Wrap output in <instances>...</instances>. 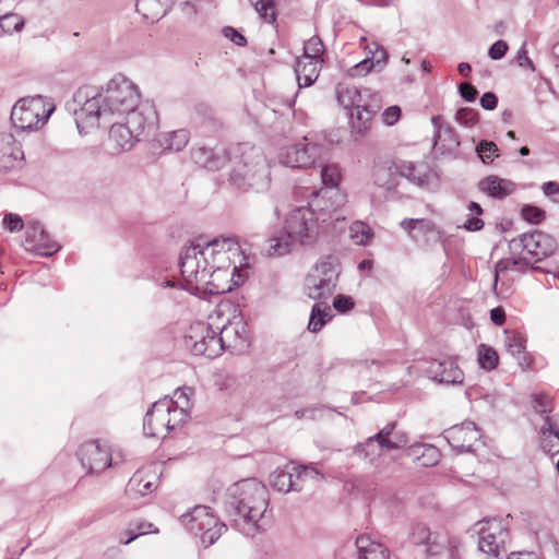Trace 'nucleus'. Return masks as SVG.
<instances>
[{
	"mask_svg": "<svg viewBox=\"0 0 559 559\" xmlns=\"http://www.w3.org/2000/svg\"><path fill=\"white\" fill-rule=\"evenodd\" d=\"M74 99L81 104L74 111L76 128L81 134L114 119L122 121L140 141L155 130V108L141 103L138 84L123 74H116L99 86L79 88Z\"/></svg>",
	"mask_w": 559,
	"mask_h": 559,
	"instance_id": "obj_1",
	"label": "nucleus"
},
{
	"mask_svg": "<svg viewBox=\"0 0 559 559\" xmlns=\"http://www.w3.org/2000/svg\"><path fill=\"white\" fill-rule=\"evenodd\" d=\"M185 288L193 294H225L248 277L249 263L235 237L191 242L179 261Z\"/></svg>",
	"mask_w": 559,
	"mask_h": 559,
	"instance_id": "obj_2",
	"label": "nucleus"
},
{
	"mask_svg": "<svg viewBox=\"0 0 559 559\" xmlns=\"http://www.w3.org/2000/svg\"><path fill=\"white\" fill-rule=\"evenodd\" d=\"M345 195L338 190L312 191L307 206L286 216L284 228L298 246L313 245L321 231L345 219Z\"/></svg>",
	"mask_w": 559,
	"mask_h": 559,
	"instance_id": "obj_3",
	"label": "nucleus"
},
{
	"mask_svg": "<svg viewBox=\"0 0 559 559\" xmlns=\"http://www.w3.org/2000/svg\"><path fill=\"white\" fill-rule=\"evenodd\" d=\"M231 526L245 536L254 537L265 532L271 523L267 514L269 492L255 478L236 483L231 489Z\"/></svg>",
	"mask_w": 559,
	"mask_h": 559,
	"instance_id": "obj_4",
	"label": "nucleus"
},
{
	"mask_svg": "<svg viewBox=\"0 0 559 559\" xmlns=\"http://www.w3.org/2000/svg\"><path fill=\"white\" fill-rule=\"evenodd\" d=\"M229 183L239 191L263 192L270 188V165L262 151L245 146L238 159L234 160Z\"/></svg>",
	"mask_w": 559,
	"mask_h": 559,
	"instance_id": "obj_5",
	"label": "nucleus"
},
{
	"mask_svg": "<svg viewBox=\"0 0 559 559\" xmlns=\"http://www.w3.org/2000/svg\"><path fill=\"white\" fill-rule=\"evenodd\" d=\"M225 348L241 349L249 343V330L242 314L230 304H222L209 316Z\"/></svg>",
	"mask_w": 559,
	"mask_h": 559,
	"instance_id": "obj_6",
	"label": "nucleus"
},
{
	"mask_svg": "<svg viewBox=\"0 0 559 559\" xmlns=\"http://www.w3.org/2000/svg\"><path fill=\"white\" fill-rule=\"evenodd\" d=\"M53 102L41 95L20 98L12 107L11 122L16 130L33 131L43 127L55 111Z\"/></svg>",
	"mask_w": 559,
	"mask_h": 559,
	"instance_id": "obj_7",
	"label": "nucleus"
},
{
	"mask_svg": "<svg viewBox=\"0 0 559 559\" xmlns=\"http://www.w3.org/2000/svg\"><path fill=\"white\" fill-rule=\"evenodd\" d=\"M340 274L341 267L335 258L331 255L321 258L306 277L307 296L313 300L331 297L336 289Z\"/></svg>",
	"mask_w": 559,
	"mask_h": 559,
	"instance_id": "obj_8",
	"label": "nucleus"
},
{
	"mask_svg": "<svg viewBox=\"0 0 559 559\" xmlns=\"http://www.w3.org/2000/svg\"><path fill=\"white\" fill-rule=\"evenodd\" d=\"M405 433L395 430V424H388L374 436L369 437L355 449V453L366 462L373 464L385 452L405 447Z\"/></svg>",
	"mask_w": 559,
	"mask_h": 559,
	"instance_id": "obj_9",
	"label": "nucleus"
},
{
	"mask_svg": "<svg viewBox=\"0 0 559 559\" xmlns=\"http://www.w3.org/2000/svg\"><path fill=\"white\" fill-rule=\"evenodd\" d=\"M182 525L192 534L200 536L205 547L213 545L226 531V524L210 511L209 507L197 506L191 511L180 516Z\"/></svg>",
	"mask_w": 559,
	"mask_h": 559,
	"instance_id": "obj_10",
	"label": "nucleus"
},
{
	"mask_svg": "<svg viewBox=\"0 0 559 559\" xmlns=\"http://www.w3.org/2000/svg\"><path fill=\"white\" fill-rule=\"evenodd\" d=\"M173 402L164 397L155 402L146 412L143 428L148 437L165 438L167 433L182 424L181 411L171 409Z\"/></svg>",
	"mask_w": 559,
	"mask_h": 559,
	"instance_id": "obj_11",
	"label": "nucleus"
},
{
	"mask_svg": "<svg viewBox=\"0 0 559 559\" xmlns=\"http://www.w3.org/2000/svg\"><path fill=\"white\" fill-rule=\"evenodd\" d=\"M186 346L194 354L215 358L223 353L222 340L215 324L209 320L205 322H197L189 329L186 336Z\"/></svg>",
	"mask_w": 559,
	"mask_h": 559,
	"instance_id": "obj_12",
	"label": "nucleus"
},
{
	"mask_svg": "<svg viewBox=\"0 0 559 559\" xmlns=\"http://www.w3.org/2000/svg\"><path fill=\"white\" fill-rule=\"evenodd\" d=\"M478 548L481 552L498 557L504 550L509 537L507 525L501 519H486L476 524Z\"/></svg>",
	"mask_w": 559,
	"mask_h": 559,
	"instance_id": "obj_13",
	"label": "nucleus"
},
{
	"mask_svg": "<svg viewBox=\"0 0 559 559\" xmlns=\"http://www.w3.org/2000/svg\"><path fill=\"white\" fill-rule=\"evenodd\" d=\"M323 146L305 136L301 141L283 147L278 154L282 165L292 168H302L314 164L322 157Z\"/></svg>",
	"mask_w": 559,
	"mask_h": 559,
	"instance_id": "obj_14",
	"label": "nucleus"
},
{
	"mask_svg": "<svg viewBox=\"0 0 559 559\" xmlns=\"http://www.w3.org/2000/svg\"><path fill=\"white\" fill-rule=\"evenodd\" d=\"M319 472L311 466H290L288 469H277L270 475V485L278 492L287 493L300 490L301 484L308 479H318Z\"/></svg>",
	"mask_w": 559,
	"mask_h": 559,
	"instance_id": "obj_15",
	"label": "nucleus"
},
{
	"mask_svg": "<svg viewBox=\"0 0 559 559\" xmlns=\"http://www.w3.org/2000/svg\"><path fill=\"white\" fill-rule=\"evenodd\" d=\"M480 431L473 421L454 425L443 432V438L459 453L474 451V445L480 442Z\"/></svg>",
	"mask_w": 559,
	"mask_h": 559,
	"instance_id": "obj_16",
	"label": "nucleus"
},
{
	"mask_svg": "<svg viewBox=\"0 0 559 559\" xmlns=\"http://www.w3.org/2000/svg\"><path fill=\"white\" fill-rule=\"evenodd\" d=\"M513 248L521 247L527 254L532 257H548L556 248V240L554 237L540 231L522 234L518 238L511 240Z\"/></svg>",
	"mask_w": 559,
	"mask_h": 559,
	"instance_id": "obj_17",
	"label": "nucleus"
},
{
	"mask_svg": "<svg viewBox=\"0 0 559 559\" xmlns=\"http://www.w3.org/2000/svg\"><path fill=\"white\" fill-rule=\"evenodd\" d=\"M78 455L90 473H100L111 465V455L107 445H100L98 441H90L82 444Z\"/></svg>",
	"mask_w": 559,
	"mask_h": 559,
	"instance_id": "obj_18",
	"label": "nucleus"
},
{
	"mask_svg": "<svg viewBox=\"0 0 559 559\" xmlns=\"http://www.w3.org/2000/svg\"><path fill=\"white\" fill-rule=\"evenodd\" d=\"M24 247L45 257H50L60 249V245L51 240L41 224L35 221L27 223Z\"/></svg>",
	"mask_w": 559,
	"mask_h": 559,
	"instance_id": "obj_19",
	"label": "nucleus"
},
{
	"mask_svg": "<svg viewBox=\"0 0 559 559\" xmlns=\"http://www.w3.org/2000/svg\"><path fill=\"white\" fill-rule=\"evenodd\" d=\"M408 539L413 545H424L428 557L440 555L443 551L445 537L439 533L431 532L424 523L412 525Z\"/></svg>",
	"mask_w": 559,
	"mask_h": 559,
	"instance_id": "obj_20",
	"label": "nucleus"
},
{
	"mask_svg": "<svg viewBox=\"0 0 559 559\" xmlns=\"http://www.w3.org/2000/svg\"><path fill=\"white\" fill-rule=\"evenodd\" d=\"M115 120L109 129L108 145L112 154H120L130 151L140 140L122 121Z\"/></svg>",
	"mask_w": 559,
	"mask_h": 559,
	"instance_id": "obj_21",
	"label": "nucleus"
},
{
	"mask_svg": "<svg viewBox=\"0 0 559 559\" xmlns=\"http://www.w3.org/2000/svg\"><path fill=\"white\" fill-rule=\"evenodd\" d=\"M24 157L21 144L12 133H0V170L14 168Z\"/></svg>",
	"mask_w": 559,
	"mask_h": 559,
	"instance_id": "obj_22",
	"label": "nucleus"
},
{
	"mask_svg": "<svg viewBox=\"0 0 559 559\" xmlns=\"http://www.w3.org/2000/svg\"><path fill=\"white\" fill-rule=\"evenodd\" d=\"M379 103L380 98L377 96L370 103L366 102L352 109L350 123L353 132L364 135L369 130L372 117L380 107Z\"/></svg>",
	"mask_w": 559,
	"mask_h": 559,
	"instance_id": "obj_23",
	"label": "nucleus"
},
{
	"mask_svg": "<svg viewBox=\"0 0 559 559\" xmlns=\"http://www.w3.org/2000/svg\"><path fill=\"white\" fill-rule=\"evenodd\" d=\"M430 372L433 374V380L439 383L461 384L464 380L463 371L451 358L432 362Z\"/></svg>",
	"mask_w": 559,
	"mask_h": 559,
	"instance_id": "obj_24",
	"label": "nucleus"
},
{
	"mask_svg": "<svg viewBox=\"0 0 559 559\" xmlns=\"http://www.w3.org/2000/svg\"><path fill=\"white\" fill-rule=\"evenodd\" d=\"M192 159L195 164L210 170H217L224 166L227 157L226 150L222 146L214 148L198 146L192 151Z\"/></svg>",
	"mask_w": 559,
	"mask_h": 559,
	"instance_id": "obj_25",
	"label": "nucleus"
},
{
	"mask_svg": "<svg viewBox=\"0 0 559 559\" xmlns=\"http://www.w3.org/2000/svg\"><path fill=\"white\" fill-rule=\"evenodd\" d=\"M396 173L418 187H427L431 169L426 163L401 162L395 165Z\"/></svg>",
	"mask_w": 559,
	"mask_h": 559,
	"instance_id": "obj_26",
	"label": "nucleus"
},
{
	"mask_svg": "<svg viewBox=\"0 0 559 559\" xmlns=\"http://www.w3.org/2000/svg\"><path fill=\"white\" fill-rule=\"evenodd\" d=\"M481 192L495 199H503L512 194L515 190V183L509 179L491 175L478 182Z\"/></svg>",
	"mask_w": 559,
	"mask_h": 559,
	"instance_id": "obj_27",
	"label": "nucleus"
},
{
	"mask_svg": "<svg viewBox=\"0 0 559 559\" xmlns=\"http://www.w3.org/2000/svg\"><path fill=\"white\" fill-rule=\"evenodd\" d=\"M336 96L338 103L345 108H355L362 105L364 97L368 96L371 99L378 95L372 93L371 90L365 88L360 91L358 87L346 84H338L336 87Z\"/></svg>",
	"mask_w": 559,
	"mask_h": 559,
	"instance_id": "obj_28",
	"label": "nucleus"
},
{
	"mask_svg": "<svg viewBox=\"0 0 559 559\" xmlns=\"http://www.w3.org/2000/svg\"><path fill=\"white\" fill-rule=\"evenodd\" d=\"M297 246L286 229L283 228L266 240L264 251L267 257H283L292 252Z\"/></svg>",
	"mask_w": 559,
	"mask_h": 559,
	"instance_id": "obj_29",
	"label": "nucleus"
},
{
	"mask_svg": "<svg viewBox=\"0 0 559 559\" xmlns=\"http://www.w3.org/2000/svg\"><path fill=\"white\" fill-rule=\"evenodd\" d=\"M321 60L307 59L300 57L295 67V73L299 87H308L312 85L320 73Z\"/></svg>",
	"mask_w": 559,
	"mask_h": 559,
	"instance_id": "obj_30",
	"label": "nucleus"
},
{
	"mask_svg": "<svg viewBox=\"0 0 559 559\" xmlns=\"http://www.w3.org/2000/svg\"><path fill=\"white\" fill-rule=\"evenodd\" d=\"M356 547L358 550V559H389L388 548L369 535L358 536Z\"/></svg>",
	"mask_w": 559,
	"mask_h": 559,
	"instance_id": "obj_31",
	"label": "nucleus"
},
{
	"mask_svg": "<svg viewBox=\"0 0 559 559\" xmlns=\"http://www.w3.org/2000/svg\"><path fill=\"white\" fill-rule=\"evenodd\" d=\"M146 469H139L133 474L127 485V492L131 497L145 496L156 488L157 477L155 474L147 478Z\"/></svg>",
	"mask_w": 559,
	"mask_h": 559,
	"instance_id": "obj_32",
	"label": "nucleus"
},
{
	"mask_svg": "<svg viewBox=\"0 0 559 559\" xmlns=\"http://www.w3.org/2000/svg\"><path fill=\"white\" fill-rule=\"evenodd\" d=\"M168 0H138L136 11L148 22L159 21L166 13Z\"/></svg>",
	"mask_w": 559,
	"mask_h": 559,
	"instance_id": "obj_33",
	"label": "nucleus"
},
{
	"mask_svg": "<svg viewBox=\"0 0 559 559\" xmlns=\"http://www.w3.org/2000/svg\"><path fill=\"white\" fill-rule=\"evenodd\" d=\"M157 142L162 147L169 151H181L189 142V132L186 129L160 132Z\"/></svg>",
	"mask_w": 559,
	"mask_h": 559,
	"instance_id": "obj_34",
	"label": "nucleus"
},
{
	"mask_svg": "<svg viewBox=\"0 0 559 559\" xmlns=\"http://www.w3.org/2000/svg\"><path fill=\"white\" fill-rule=\"evenodd\" d=\"M409 455L421 466H433L440 460V451L431 444H414L409 448Z\"/></svg>",
	"mask_w": 559,
	"mask_h": 559,
	"instance_id": "obj_35",
	"label": "nucleus"
},
{
	"mask_svg": "<svg viewBox=\"0 0 559 559\" xmlns=\"http://www.w3.org/2000/svg\"><path fill=\"white\" fill-rule=\"evenodd\" d=\"M542 447L547 452H559V431L555 429L549 416L540 428Z\"/></svg>",
	"mask_w": 559,
	"mask_h": 559,
	"instance_id": "obj_36",
	"label": "nucleus"
},
{
	"mask_svg": "<svg viewBox=\"0 0 559 559\" xmlns=\"http://www.w3.org/2000/svg\"><path fill=\"white\" fill-rule=\"evenodd\" d=\"M191 388H179L174 392L171 397H168L173 402L171 409L181 411V417L183 423H186V420L188 419L191 409Z\"/></svg>",
	"mask_w": 559,
	"mask_h": 559,
	"instance_id": "obj_37",
	"label": "nucleus"
},
{
	"mask_svg": "<svg viewBox=\"0 0 559 559\" xmlns=\"http://www.w3.org/2000/svg\"><path fill=\"white\" fill-rule=\"evenodd\" d=\"M331 319V309L322 302L313 305L311 310L308 329L311 332H319L323 325Z\"/></svg>",
	"mask_w": 559,
	"mask_h": 559,
	"instance_id": "obj_38",
	"label": "nucleus"
},
{
	"mask_svg": "<svg viewBox=\"0 0 559 559\" xmlns=\"http://www.w3.org/2000/svg\"><path fill=\"white\" fill-rule=\"evenodd\" d=\"M349 237L355 245L367 246L371 241L373 233L369 225L357 221L349 227Z\"/></svg>",
	"mask_w": 559,
	"mask_h": 559,
	"instance_id": "obj_39",
	"label": "nucleus"
},
{
	"mask_svg": "<svg viewBox=\"0 0 559 559\" xmlns=\"http://www.w3.org/2000/svg\"><path fill=\"white\" fill-rule=\"evenodd\" d=\"M525 338L521 333L514 331H504V346L512 356L518 357L524 353Z\"/></svg>",
	"mask_w": 559,
	"mask_h": 559,
	"instance_id": "obj_40",
	"label": "nucleus"
},
{
	"mask_svg": "<svg viewBox=\"0 0 559 559\" xmlns=\"http://www.w3.org/2000/svg\"><path fill=\"white\" fill-rule=\"evenodd\" d=\"M24 27V20L15 13H7L0 16V36L20 32Z\"/></svg>",
	"mask_w": 559,
	"mask_h": 559,
	"instance_id": "obj_41",
	"label": "nucleus"
},
{
	"mask_svg": "<svg viewBox=\"0 0 559 559\" xmlns=\"http://www.w3.org/2000/svg\"><path fill=\"white\" fill-rule=\"evenodd\" d=\"M478 361L484 369L492 370L498 365V354L492 347L481 344L478 347Z\"/></svg>",
	"mask_w": 559,
	"mask_h": 559,
	"instance_id": "obj_42",
	"label": "nucleus"
},
{
	"mask_svg": "<svg viewBox=\"0 0 559 559\" xmlns=\"http://www.w3.org/2000/svg\"><path fill=\"white\" fill-rule=\"evenodd\" d=\"M321 179L324 186L331 187V190H335L334 188L338 185L341 180V173L336 165L334 164H328L322 166L321 171ZM326 189H323L322 191H325Z\"/></svg>",
	"mask_w": 559,
	"mask_h": 559,
	"instance_id": "obj_43",
	"label": "nucleus"
},
{
	"mask_svg": "<svg viewBox=\"0 0 559 559\" xmlns=\"http://www.w3.org/2000/svg\"><path fill=\"white\" fill-rule=\"evenodd\" d=\"M324 52V47L321 39L317 36L311 37L307 40L304 47L302 58L321 60V56Z\"/></svg>",
	"mask_w": 559,
	"mask_h": 559,
	"instance_id": "obj_44",
	"label": "nucleus"
},
{
	"mask_svg": "<svg viewBox=\"0 0 559 559\" xmlns=\"http://www.w3.org/2000/svg\"><path fill=\"white\" fill-rule=\"evenodd\" d=\"M255 11L266 23H273L276 19L273 0H259L254 4Z\"/></svg>",
	"mask_w": 559,
	"mask_h": 559,
	"instance_id": "obj_45",
	"label": "nucleus"
},
{
	"mask_svg": "<svg viewBox=\"0 0 559 559\" xmlns=\"http://www.w3.org/2000/svg\"><path fill=\"white\" fill-rule=\"evenodd\" d=\"M522 216L531 224H539L546 217V212L534 205H525L522 209Z\"/></svg>",
	"mask_w": 559,
	"mask_h": 559,
	"instance_id": "obj_46",
	"label": "nucleus"
},
{
	"mask_svg": "<svg viewBox=\"0 0 559 559\" xmlns=\"http://www.w3.org/2000/svg\"><path fill=\"white\" fill-rule=\"evenodd\" d=\"M476 150L481 160L484 163H489L492 162L496 156L497 145L490 141H481L478 143Z\"/></svg>",
	"mask_w": 559,
	"mask_h": 559,
	"instance_id": "obj_47",
	"label": "nucleus"
},
{
	"mask_svg": "<svg viewBox=\"0 0 559 559\" xmlns=\"http://www.w3.org/2000/svg\"><path fill=\"white\" fill-rule=\"evenodd\" d=\"M443 550H447L450 559H462L461 540L455 536H445Z\"/></svg>",
	"mask_w": 559,
	"mask_h": 559,
	"instance_id": "obj_48",
	"label": "nucleus"
},
{
	"mask_svg": "<svg viewBox=\"0 0 559 559\" xmlns=\"http://www.w3.org/2000/svg\"><path fill=\"white\" fill-rule=\"evenodd\" d=\"M2 226L4 229L16 233L23 229L24 222L22 217L14 213H7L2 219Z\"/></svg>",
	"mask_w": 559,
	"mask_h": 559,
	"instance_id": "obj_49",
	"label": "nucleus"
},
{
	"mask_svg": "<svg viewBox=\"0 0 559 559\" xmlns=\"http://www.w3.org/2000/svg\"><path fill=\"white\" fill-rule=\"evenodd\" d=\"M401 107L397 105L390 106L381 114V121L385 126H394L401 118Z\"/></svg>",
	"mask_w": 559,
	"mask_h": 559,
	"instance_id": "obj_50",
	"label": "nucleus"
},
{
	"mask_svg": "<svg viewBox=\"0 0 559 559\" xmlns=\"http://www.w3.org/2000/svg\"><path fill=\"white\" fill-rule=\"evenodd\" d=\"M373 46H374V50L371 51V57H369V58L373 62L376 69L378 71H381L386 64L388 53H386L385 49L383 47L379 46L378 44H373Z\"/></svg>",
	"mask_w": 559,
	"mask_h": 559,
	"instance_id": "obj_51",
	"label": "nucleus"
},
{
	"mask_svg": "<svg viewBox=\"0 0 559 559\" xmlns=\"http://www.w3.org/2000/svg\"><path fill=\"white\" fill-rule=\"evenodd\" d=\"M354 300L350 296L336 295L333 299V307L338 312H347L354 308Z\"/></svg>",
	"mask_w": 559,
	"mask_h": 559,
	"instance_id": "obj_52",
	"label": "nucleus"
},
{
	"mask_svg": "<svg viewBox=\"0 0 559 559\" xmlns=\"http://www.w3.org/2000/svg\"><path fill=\"white\" fill-rule=\"evenodd\" d=\"M459 123L471 127L477 121V112L471 108H462L456 112Z\"/></svg>",
	"mask_w": 559,
	"mask_h": 559,
	"instance_id": "obj_53",
	"label": "nucleus"
},
{
	"mask_svg": "<svg viewBox=\"0 0 559 559\" xmlns=\"http://www.w3.org/2000/svg\"><path fill=\"white\" fill-rule=\"evenodd\" d=\"M372 69H376L373 62L370 60V58H366L359 63L355 64L350 69V75L357 76V75H366L368 74Z\"/></svg>",
	"mask_w": 559,
	"mask_h": 559,
	"instance_id": "obj_54",
	"label": "nucleus"
},
{
	"mask_svg": "<svg viewBox=\"0 0 559 559\" xmlns=\"http://www.w3.org/2000/svg\"><path fill=\"white\" fill-rule=\"evenodd\" d=\"M508 51V45L506 41L503 40H497L496 43H493L491 45V47L489 48L488 50V56L492 59V60H499L501 59L502 57H504V55L507 53Z\"/></svg>",
	"mask_w": 559,
	"mask_h": 559,
	"instance_id": "obj_55",
	"label": "nucleus"
},
{
	"mask_svg": "<svg viewBox=\"0 0 559 559\" xmlns=\"http://www.w3.org/2000/svg\"><path fill=\"white\" fill-rule=\"evenodd\" d=\"M533 408L539 414H546L550 404V397L544 394H534Z\"/></svg>",
	"mask_w": 559,
	"mask_h": 559,
	"instance_id": "obj_56",
	"label": "nucleus"
},
{
	"mask_svg": "<svg viewBox=\"0 0 559 559\" xmlns=\"http://www.w3.org/2000/svg\"><path fill=\"white\" fill-rule=\"evenodd\" d=\"M544 194L550 198L555 203L559 204V183L556 181H547L542 186Z\"/></svg>",
	"mask_w": 559,
	"mask_h": 559,
	"instance_id": "obj_57",
	"label": "nucleus"
},
{
	"mask_svg": "<svg viewBox=\"0 0 559 559\" xmlns=\"http://www.w3.org/2000/svg\"><path fill=\"white\" fill-rule=\"evenodd\" d=\"M223 34L226 38L230 39L237 46H245L247 43L245 36L230 26L224 27Z\"/></svg>",
	"mask_w": 559,
	"mask_h": 559,
	"instance_id": "obj_58",
	"label": "nucleus"
},
{
	"mask_svg": "<svg viewBox=\"0 0 559 559\" xmlns=\"http://www.w3.org/2000/svg\"><path fill=\"white\" fill-rule=\"evenodd\" d=\"M459 91L461 96L467 102L475 100L478 94L477 90L473 85L467 83L461 84L459 86Z\"/></svg>",
	"mask_w": 559,
	"mask_h": 559,
	"instance_id": "obj_59",
	"label": "nucleus"
},
{
	"mask_svg": "<svg viewBox=\"0 0 559 559\" xmlns=\"http://www.w3.org/2000/svg\"><path fill=\"white\" fill-rule=\"evenodd\" d=\"M497 104H498V98L491 92L485 93L480 98V105L486 110H493L497 107Z\"/></svg>",
	"mask_w": 559,
	"mask_h": 559,
	"instance_id": "obj_60",
	"label": "nucleus"
},
{
	"mask_svg": "<svg viewBox=\"0 0 559 559\" xmlns=\"http://www.w3.org/2000/svg\"><path fill=\"white\" fill-rule=\"evenodd\" d=\"M516 260H499L496 264V273H495V283L497 284L498 276L500 272L507 271L509 269H514L518 265Z\"/></svg>",
	"mask_w": 559,
	"mask_h": 559,
	"instance_id": "obj_61",
	"label": "nucleus"
},
{
	"mask_svg": "<svg viewBox=\"0 0 559 559\" xmlns=\"http://www.w3.org/2000/svg\"><path fill=\"white\" fill-rule=\"evenodd\" d=\"M463 227L468 231H478L483 229L484 222L478 217H469L463 225Z\"/></svg>",
	"mask_w": 559,
	"mask_h": 559,
	"instance_id": "obj_62",
	"label": "nucleus"
},
{
	"mask_svg": "<svg viewBox=\"0 0 559 559\" xmlns=\"http://www.w3.org/2000/svg\"><path fill=\"white\" fill-rule=\"evenodd\" d=\"M180 11L185 16L188 17L195 16L198 13L197 5L190 0L180 3Z\"/></svg>",
	"mask_w": 559,
	"mask_h": 559,
	"instance_id": "obj_63",
	"label": "nucleus"
},
{
	"mask_svg": "<svg viewBox=\"0 0 559 559\" xmlns=\"http://www.w3.org/2000/svg\"><path fill=\"white\" fill-rule=\"evenodd\" d=\"M490 319L497 325H502L506 321V313L501 307L493 308L490 311Z\"/></svg>",
	"mask_w": 559,
	"mask_h": 559,
	"instance_id": "obj_64",
	"label": "nucleus"
}]
</instances>
